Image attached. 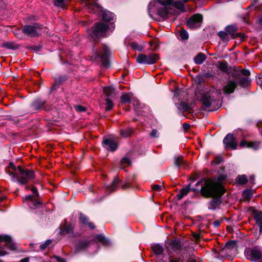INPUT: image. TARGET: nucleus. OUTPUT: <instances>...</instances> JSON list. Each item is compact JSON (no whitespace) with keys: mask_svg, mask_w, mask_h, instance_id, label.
I'll use <instances>...</instances> for the list:
<instances>
[{"mask_svg":"<svg viewBox=\"0 0 262 262\" xmlns=\"http://www.w3.org/2000/svg\"><path fill=\"white\" fill-rule=\"evenodd\" d=\"M186 11L183 1L173 0H156L150 3L148 5V13L151 16L157 14L163 18L168 15H178Z\"/></svg>","mask_w":262,"mask_h":262,"instance_id":"1","label":"nucleus"},{"mask_svg":"<svg viewBox=\"0 0 262 262\" xmlns=\"http://www.w3.org/2000/svg\"><path fill=\"white\" fill-rule=\"evenodd\" d=\"M225 178L224 176H221L217 179H203L196 183V186L202 185L200 192L204 197L220 196L223 195L225 191L222 183Z\"/></svg>","mask_w":262,"mask_h":262,"instance_id":"2","label":"nucleus"},{"mask_svg":"<svg viewBox=\"0 0 262 262\" xmlns=\"http://www.w3.org/2000/svg\"><path fill=\"white\" fill-rule=\"evenodd\" d=\"M220 95V92L214 88L206 93L202 94L201 101L203 108L205 111H213L219 108V101L216 97Z\"/></svg>","mask_w":262,"mask_h":262,"instance_id":"3","label":"nucleus"},{"mask_svg":"<svg viewBox=\"0 0 262 262\" xmlns=\"http://www.w3.org/2000/svg\"><path fill=\"white\" fill-rule=\"evenodd\" d=\"M34 178L33 171L18 168L15 170V174L12 177L11 179L20 185H26L29 182H33Z\"/></svg>","mask_w":262,"mask_h":262,"instance_id":"4","label":"nucleus"},{"mask_svg":"<svg viewBox=\"0 0 262 262\" xmlns=\"http://www.w3.org/2000/svg\"><path fill=\"white\" fill-rule=\"evenodd\" d=\"M108 29V26L103 23H97L92 27L90 36L94 41L97 40L102 36V33Z\"/></svg>","mask_w":262,"mask_h":262,"instance_id":"5","label":"nucleus"},{"mask_svg":"<svg viewBox=\"0 0 262 262\" xmlns=\"http://www.w3.org/2000/svg\"><path fill=\"white\" fill-rule=\"evenodd\" d=\"M42 28L38 24H34L31 25H26L23 29V32L27 36L35 37L42 33Z\"/></svg>","mask_w":262,"mask_h":262,"instance_id":"6","label":"nucleus"},{"mask_svg":"<svg viewBox=\"0 0 262 262\" xmlns=\"http://www.w3.org/2000/svg\"><path fill=\"white\" fill-rule=\"evenodd\" d=\"M159 59L157 54H149L148 55L140 54L137 58V61L139 63L151 64L156 63Z\"/></svg>","mask_w":262,"mask_h":262,"instance_id":"7","label":"nucleus"},{"mask_svg":"<svg viewBox=\"0 0 262 262\" xmlns=\"http://www.w3.org/2000/svg\"><path fill=\"white\" fill-rule=\"evenodd\" d=\"M247 258L251 261H258L262 257V253L257 248H253L246 252Z\"/></svg>","mask_w":262,"mask_h":262,"instance_id":"8","label":"nucleus"},{"mask_svg":"<svg viewBox=\"0 0 262 262\" xmlns=\"http://www.w3.org/2000/svg\"><path fill=\"white\" fill-rule=\"evenodd\" d=\"M202 19V15L199 14H194L187 21V25L189 28L192 29L199 28Z\"/></svg>","mask_w":262,"mask_h":262,"instance_id":"9","label":"nucleus"},{"mask_svg":"<svg viewBox=\"0 0 262 262\" xmlns=\"http://www.w3.org/2000/svg\"><path fill=\"white\" fill-rule=\"evenodd\" d=\"M102 51H96V58H99L101 59L102 60H105L104 62V65L105 67L108 66V63L107 61V59L110 56V52L108 48L105 45H103L102 48Z\"/></svg>","mask_w":262,"mask_h":262,"instance_id":"10","label":"nucleus"},{"mask_svg":"<svg viewBox=\"0 0 262 262\" xmlns=\"http://www.w3.org/2000/svg\"><path fill=\"white\" fill-rule=\"evenodd\" d=\"M223 143L226 148H230L232 149H236L237 146L235 138L231 134H228L226 135L224 139Z\"/></svg>","mask_w":262,"mask_h":262,"instance_id":"11","label":"nucleus"},{"mask_svg":"<svg viewBox=\"0 0 262 262\" xmlns=\"http://www.w3.org/2000/svg\"><path fill=\"white\" fill-rule=\"evenodd\" d=\"M0 242L4 243L5 246L11 250H14L16 249L14 243L9 235H0Z\"/></svg>","mask_w":262,"mask_h":262,"instance_id":"12","label":"nucleus"},{"mask_svg":"<svg viewBox=\"0 0 262 262\" xmlns=\"http://www.w3.org/2000/svg\"><path fill=\"white\" fill-rule=\"evenodd\" d=\"M23 201L28 203V205L31 208H35L40 205V202L37 200L36 197L33 195H26Z\"/></svg>","mask_w":262,"mask_h":262,"instance_id":"13","label":"nucleus"},{"mask_svg":"<svg viewBox=\"0 0 262 262\" xmlns=\"http://www.w3.org/2000/svg\"><path fill=\"white\" fill-rule=\"evenodd\" d=\"M237 84L233 80H229L227 84L223 87V92L226 94H232L234 92Z\"/></svg>","mask_w":262,"mask_h":262,"instance_id":"14","label":"nucleus"},{"mask_svg":"<svg viewBox=\"0 0 262 262\" xmlns=\"http://www.w3.org/2000/svg\"><path fill=\"white\" fill-rule=\"evenodd\" d=\"M169 262H185L184 255H181L178 257H173L169 255ZM186 262H196V259L193 256H190Z\"/></svg>","mask_w":262,"mask_h":262,"instance_id":"15","label":"nucleus"},{"mask_svg":"<svg viewBox=\"0 0 262 262\" xmlns=\"http://www.w3.org/2000/svg\"><path fill=\"white\" fill-rule=\"evenodd\" d=\"M237 28L235 25H230L226 27L225 30L229 34L233 36V38H236L237 37H241L242 40L244 39L245 35L242 33H238L236 34H234V33L236 31Z\"/></svg>","mask_w":262,"mask_h":262,"instance_id":"16","label":"nucleus"},{"mask_svg":"<svg viewBox=\"0 0 262 262\" xmlns=\"http://www.w3.org/2000/svg\"><path fill=\"white\" fill-rule=\"evenodd\" d=\"M103 144L106 149L112 151H115L118 148L117 143L110 139H104L103 141Z\"/></svg>","mask_w":262,"mask_h":262,"instance_id":"17","label":"nucleus"},{"mask_svg":"<svg viewBox=\"0 0 262 262\" xmlns=\"http://www.w3.org/2000/svg\"><path fill=\"white\" fill-rule=\"evenodd\" d=\"M259 143H260L259 142H247L243 140L241 142L239 146L241 147H247L255 150L258 148Z\"/></svg>","mask_w":262,"mask_h":262,"instance_id":"18","label":"nucleus"},{"mask_svg":"<svg viewBox=\"0 0 262 262\" xmlns=\"http://www.w3.org/2000/svg\"><path fill=\"white\" fill-rule=\"evenodd\" d=\"M194 106V103H188L186 102H182L178 104L177 108L184 112L188 111L191 110Z\"/></svg>","mask_w":262,"mask_h":262,"instance_id":"19","label":"nucleus"},{"mask_svg":"<svg viewBox=\"0 0 262 262\" xmlns=\"http://www.w3.org/2000/svg\"><path fill=\"white\" fill-rule=\"evenodd\" d=\"M103 92L107 98L115 96V90L112 86H106L103 88Z\"/></svg>","mask_w":262,"mask_h":262,"instance_id":"20","label":"nucleus"},{"mask_svg":"<svg viewBox=\"0 0 262 262\" xmlns=\"http://www.w3.org/2000/svg\"><path fill=\"white\" fill-rule=\"evenodd\" d=\"M119 183L120 180L119 179V178L118 177H115L113 181L112 182L111 185L107 187V191H108L109 192H112L114 191L118 187Z\"/></svg>","mask_w":262,"mask_h":262,"instance_id":"21","label":"nucleus"},{"mask_svg":"<svg viewBox=\"0 0 262 262\" xmlns=\"http://www.w3.org/2000/svg\"><path fill=\"white\" fill-rule=\"evenodd\" d=\"M169 245L171 248L175 251H179L182 249V244L179 240H172L170 242Z\"/></svg>","mask_w":262,"mask_h":262,"instance_id":"22","label":"nucleus"},{"mask_svg":"<svg viewBox=\"0 0 262 262\" xmlns=\"http://www.w3.org/2000/svg\"><path fill=\"white\" fill-rule=\"evenodd\" d=\"M190 190V184H189L186 187L182 188L180 193L177 195L178 199L179 200L182 199L184 196L186 195Z\"/></svg>","mask_w":262,"mask_h":262,"instance_id":"23","label":"nucleus"},{"mask_svg":"<svg viewBox=\"0 0 262 262\" xmlns=\"http://www.w3.org/2000/svg\"><path fill=\"white\" fill-rule=\"evenodd\" d=\"M8 168L7 173L12 178L15 174L16 169L21 167L20 166L16 167L12 162H10Z\"/></svg>","mask_w":262,"mask_h":262,"instance_id":"24","label":"nucleus"},{"mask_svg":"<svg viewBox=\"0 0 262 262\" xmlns=\"http://www.w3.org/2000/svg\"><path fill=\"white\" fill-rule=\"evenodd\" d=\"M114 14L110 11H104L102 13V19L104 21H110L113 19Z\"/></svg>","mask_w":262,"mask_h":262,"instance_id":"25","label":"nucleus"},{"mask_svg":"<svg viewBox=\"0 0 262 262\" xmlns=\"http://www.w3.org/2000/svg\"><path fill=\"white\" fill-rule=\"evenodd\" d=\"M222 195L219 196H210L209 198H213L214 199L211 202V207H209L211 209H214L216 206H219L221 204L220 198Z\"/></svg>","mask_w":262,"mask_h":262,"instance_id":"26","label":"nucleus"},{"mask_svg":"<svg viewBox=\"0 0 262 262\" xmlns=\"http://www.w3.org/2000/svg\"><path fill=\"white\" fill-rule=\"evenodd\" d=\"M206 57L205 54L200 53L194 58V61L196 64H202L206 59Z\"/></svg>","mask_w":262,"mask_h":262,"instance_id":"27","label":"nucleus"},{"mask_svg":"<svg viewBox=\"0 0 262 262\" xmlns=\"http://www.w3.org/2000/svg\"><path fill=\"white\" fill-rule=\"evenodd\" d=\"M73 228L74 226L72 224H70L63 229H61L60 233L61 234L72 233L73 232Z\"/></svg>","mask_w":262,"mask_h":262,"instance_id":"28","label":"nucleus"},{"mask_svg":"<svg viewBox=\"0 0 262 262\" xmlns=\"http://www.w3.org/2000/svg\"><path fill=\"white\" fill-rule=\"evenodd\" d=\"M45 102L42 101H40L39 100H35L32 103V106L35 110H38L41 108L44 105Z\"/></svg>","mask_w":262,"mask_h":262,"instance_id":"29","label":"nucleus"},{"mask_svg":"<svg viewBox=\"0 0 262 262\" xmlns=\"http://www.w3.org/2000/svg\"><path fill=\"white\" fill-rule=\"evenodd\" d=\"M154 253L157 255H161L163 252V248L162 246L157 244L152 247Z\"/></svg>","mask_w":262,"mask_h":262,"instance_id":"30","label":"nucleus"},{"mask_svg":"<svg viewBox=\"0 0 262 262\" xmlns=\"http://www.w3.org/2000/svg\"><path fill=\"white\" fill-rule=\"evenodd\" d=\"M133 133V130L131 128H126L121 130L120 135L123 138H126L130 136Z\"/></svg>","mask_w":262,"mask_h":262,"instance_id":"31","label":"nucleus"},{"mask_svg":"<svg viewBox=\"0 0 262 262\" xmlns=\"http://www.w3.org/2000/svg\"><path fill=\"white\" fill-rule=\"evenodd\" d=\"M236 180L237 182L240 184H246L248 181L247 176L245 174L238 176Z\"/></svg>","mask_w":262,"mask_h":262,"instance_id":"32","label":"nucleus"},{"mask_svg":"<svg viewBox=\"0 0 262 262\" xmlns=\"http://www.w3.org/2000/svg\"><path fill=\"white\" fill-rule=\"evenodd\" d=\"M217 68L220 70L223 71V72H226L227 71V63L225 61H223L222 62H221L219 63V65L217 66Z\"/></svg>","mask_w":262,"mask_h":262,"instance_id":"33","label":"nucleus"},{"mask_svg":"<svg viewBox=\"0 0 262 262\" xmlns=\"http://www.w3.org/2000/svg\"><path fill=\"white\" fill-rule=\"evenodd\" d=\"M132 101L130 96L128 94H124L121 97V101L122 103L129 102Z\"/></svg>","mask_w":262,"mask_h":262,"instance_id":"34","label":"nucleus"},{"mask_svg":"<svg viewBox=\"0 0 262 262\" xmlns=\"http://www.w3.org/2000/svg\"><path fill=\"white\" fill-rule=\"evenodd\" d=\"M106 107L105 110L107 111H110L112 110L114 106V104L113 101L110 98H106Z\"/></svg>","mask_w":262,"mask_h":262,"instance_id":"35","label":"nucleus"},{"mask_svg":"<svg viewBox=\"0 0 262 262\" xmlns=\"http://www.w3.org/2000/svg\"><path fill=\"white\" fill-rule=\"evenodd\" d=\"M179 36L182 40H187L188 38V33L185 30H182L181 31H180Z\"/></svg>","mask_w":262,"mask_h":262,"instance_id":"36","label":"nucleus"},{"mask_svg":"<svg viewBox=\"0 0 262 262\" xmlns=\"http://www.w3.org/2000/svg\"><path fill=\"white\" fill-rule=\"evenodd\" d=\"M184 161L183 160V159L182 158V157L179 156H178L176 160H175V164L178 167H180L181 165H182L184 163Z\"/></svg>","mask_w":262,"mask_h":262,"instance_id":"37","label":"nucleus"},{"mask_svg":"<svg viewBox=\"0 0 262 262\" xmlns=\"http://www.w3.org/2000/svg\"><path fill=\"white\" fill-rule=\"evenodd\" d=\"M96 238L99 242H101L103 244L105 245H106L108 244V241L102 235H98L97 236Z\"/></svg>","mask_w":262,"mask_h":262,"instance_id":"38","label":"nucleus"},{"mask_svg":"<svg viewBox=\"0 0 262 262\" xmlns=\"http://www.w3.org/2000/svg\"><path fill=\"white\" fill-rule=\"evenodd\" d=\"M218 35L223 40H227L228 33L226 31H220Z\"/></svg>","mask_w":262,"mask_h":262,"instance_id":"39","label":"nucleus"},{"mask_svg":"<svg viewBox=\"0 0 262 262\" xmlns=\"http://www.w3.org/2000/svg\"><path fill=\"white\" fill-rule=\"evenodd\" d=\"M80 222L83 224H87L88 222V218L83 214L82 213H80Z\"/></svg>","mask_w":262,"mask_h":262,"instance_id":"40","label":"nucleus"},{"mask_svg":"<svg viewBox=\"0 0 262 262\" xmlns=\"http://www.w3.org/2000/svg\"><path fill=\"white\" fill-rule=\"evenodd\" d=\"M132 103L135 109L142 107L141 103L137 99H134L132 100Z\"/></svg>","mask_w":262,"mask_h":262,"instance_id":"41","label":"nucleus"},{"mask_svg":"<svg viewBox=\"0 0 262 262\" xmlns=\"http://www.w3.org/2000/svg\"><path fill=\"white\" fill-rule=\"evenodd\" d=\"M52 241L51 239H48L44 243L40 246V248L42 250H45L50 244H51Z\"/></svg>","mask_w":262,"mask_h":262,"instance_id":"42","label":"nucleus"},{"mask_svg":"<svg viewBox=\"0 0 262 262\" xmlns=\"http://www.w3.org/2000/svg\"><path fill=\"white\" fill-rule=\"evenodd\" d=\"M254 219L255 221H257L260 219H262V212L255 211L254 212Z\"/></svg>","mask_w":262,"mask_h":262,"instance_id":"43","label":"nucleus"},{"mask_svg":"<svg viewBox=\"0 0 262 262\" xmlns=\"http://www.w3.org/2000/svg\"><path fill=\"white\" fill-rule=\"evenodd\" d=\"M129 46L131 48H132L134 49L140 50L141 49V48L140 46L138 45V43L136 42H132L129 43Z\"/></svg>","mask_w":262,"mask_h":262,"instance_id":"44","label":"nucleus"},{"mask_svg":"<svg viewBox=\"0 0 262 262\" xmlns=\"http://www.w3.org/2000/svg\"><path fill=\"white\" fill-rule=\"evenodd\" d=\"M55 6L62 7L63 5V0H53Z\"/></svg>","mask_w":262,"mask_h":262,"instance_id":"45","label":"nucleus"},{"mask_svg":"<svg viewBox=\"0 0 262 262\" xmlns=\"http://www.w3.org/2000/svg\"><path fill=\"white\" fill-rule=\"evenodd\" d=\"M130 161L127 158H123L121 159V165L125 164V165H129Z\"/></svg>","mask_w":262,"mask_h":262,"instance_id":"46","label":"nucleus"},{"mask_svg":"<svg viewBox=\"0 0 262 262\" xmlns=\"http://www.w3.org/2000/svg\"><path fill=\"white\" fill-rule=\"evenodd\" d=\"M4 46L8 49H14L15 48V45L13 43L11 42L6 43L4 44Z\"/></svg>","mask_w":262,"mask_h":262,"instance_id":"47","label":"nucleus"},{"mask_svg":"<svg viewBox=\"0 0 262 262\" xmlns=\"http://www.w3.org/2000/svg\"><path fill=\"white\" fill-rule=\"evenodd\" d=\"M76 110L79 112H83L85 111L84 107L81 105H77L75 106Z\"/></svg>","mask_w":262,"mask_h":262,"instance_id":"48","label":"nucleus"},{"mask_svg":"<svg viewBox=\"0 0 262 262\" xmlns=\"http://www.w3.org/2000/svg\"><path fill=\"white\" fill-rule=\"evenodd\" d=\"M251 195V192L249 190H246L243 192V196L244 198L248 199Z\"/></svg>","mask_w":262,"mask_h":262,"instance_id":"49","label":"nucleus"},{"mask_svg":"<svg viewBox=\"0 0 262 262\" xmlns=\"http://www.w3.org/2000/svg\"><path fill=\"white\" fill-rule=\"evenodd\" d=\"M256 223L259 227V232H262V218L256 221Z\"/></svg>","mask_w":262,"mask_h":262,"instance_id":"50","label":"nucleus"},{"mask_svg":"<svg viewBox=\"0 0 262 262\" xmlns=\"http://www.w3.org/2000/svg\"><path fill=\"white\" fill-rule=\"evenodd\" d=\"M150 136L154 138L158 137V131L156 129L152 130L150 133Z\"/></svg>","mask_w":262,"mask_h":262,"instance_id":"51","label":"nucleus"},{"mask_svg":"<svg viewBox=\"0 0 262 262\" xmlns=\"http://www.w3.org/2000/svg\"><path fill=\"white\" fill-rule=\"evenodd\" d=\"M152 189L154 190L160 191L161 190V186L158 184L154 185L152 187Z\"/></svg>","mask_w":262,"mask_h":262,"instance_id":"52","label":"nucleus"},{"mask_svg":"<svg viewBox=\"0 0 262 262\" xmlns=\"http://www.w3.org/2000/svg\"><path fill=\"white\" fill-rule=\"evenodd\" d=\"M31 191L34 193L33 195H35L36 198L38 196L39 194H38L37 189H36V187H33L31 188Z\"/></svg>","mask_w":262,"mask_h":262,"instance_id":"53","label":"nucleus"},{"mask_svg":"<svg viewBox=\"0 0 262 262\" xmlns=\"http://www.w3.org/2000/svg\"><path fill=\"white\" fill-rule=\"evenodd\" d=\"M242 74L245 76H248L250 75V72L249 70L244 69L242 71Z\"/></svg>","mask_w":262,"mask_h":262,"instance_id":"54","label":"nucleus"},{"mask_svg":"<svg viewBox=\"0 0 262 262\" xmlns=\"http://www.w3.org/2000/svg\"><path fill=\"white\" fill-rule=\"evenodd\" d=\"M257 23L259 24V27L262 29V15L258 17Z\"/></svg>","mask_w":262,"mask_h":262,"instance_id":"55","label":"nucleus"},{"mask_svg":"<svg viewBox=\"0 0 262 262\" xmlns=\"http://www.w3.org/2000/svg\"><path fill=\"white\" fill-rule=\"evenodd\" d=\"M220 225H221V222L218 220H216L213 222V225L215 227H219Z\"/></svg>","mask_w":262,"mask_h":262,"instance_id":"56","label":"nucleus"},{"mask_svg":"<svg viewBox=\"0 0 262 262\" xmlns=\"http://www.w3.org/2000/svg\"><path fill=\"white\" fill-rule=\"evenodd\" d=\"M183 127L185 130H188L190 128V125L188 123H185L183 124Z\"/></svg>","mask_w":262,"mask_h":262,"instance_id":"57","label":"nucleus"},{"mask_svg":"<svg viewBox=\"0 0 262 262\" xmlns=\"http://www.w3.org/2000/svg\"><path fill=\"white\" fill-rule=\"evenodd\" d=\"M240 82H241V84L243 85V84H244V83L245 82L246 83L248 82V79L247 78H242L241 79Z\"/></svg>","mask_w":262,"mask_h":262,"instance_id":"58","label":"nucleus"},{"mask_svg":"<svg viewBox=\"0 0 262 262\" xmlns=\"http://www.w3.org/2000/svg\"><path fill=\"white\" fill-rule=\"evenodd\" d=\"M87 224L91 229H93L95 228V225L93 224V223L88 222Z\"/></svg>","mask_w":262,"mask_h":262,"instance_id":"59","label":"nucleus"},{"mask_svg":"<svg viewBox=\"0 0 262 262\" xmlns=\"http://www.w3.org/2000/svg\"><path fill=\"white\" fill-rule=\"evenodd\" d=\"M55 257L58 261H59L60 262H64V259L61 257H59L58 256H55Z\"/></svg>","mask_w":262,"mask_h":262,"instance_id":"60","label":"nucleus"},{"mask_svg":"<svg viewBox=\"0 0 262 262\" xmlns=\"http://www.w3.org/2000/svg\"><path fill=\"white\" fill-rule=\"evenodd\" d=\"M8 253L5 251H1L0 250V256H4L7 255Z\"/></svg>","mask_w":262,"mask_h":262,"instance_id":"61","label":"nucleus"},{"mask_svg":"<svg viewBox=\"0 0 262 262\" xmlns=\"http://www.w3.org/2000/svg\"><path fill=\"white\" fill-rule=\"evenodd\" d=\"M86 5H88L89 7H96L97 6V4L96 3H94V4L93 5H91V6L90 5V4L89 3H88L86 4Z\"/></svg>","mask_w":262,"mask_h":262,"instance_id":"62","label":"nucleus"},{"mask_svg":"<svg viewBox=\"0 0 262 262\" xmlns=\"http://www.w3.org/2000/svg\"><path fill=\"white\" fill-rule=\"evenodd\" d=\"M128 187V184H125L122 186L123 189H125Z\"/></svg>","mask_w":262,"mask_h":262,"instance_id":"63","label":"nucleus"},{"mask_svg":"<svg viewBox=\"0 0 262 262\" xmlns=\"http://www.w3.org/2000/svg\"><path fill=\"white\" fill-rule=\"evenodd\" d=\"M254 176H251V177H250V180L251 181H253V180H254Z\"/></svg>","mask_w":262,"mask_h":262,"instance_id":"64","label":"nucleus"}]
</instances>
